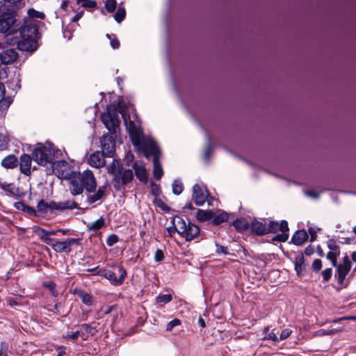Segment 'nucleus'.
<instances>
[{
    "label": "nucleus",
    "instance_id": "6e6552de",
    "mask_svg": "<svg viewBox=\"0 0 356 356\" xmlns=\"http://www.w3.org/2000/svg\"><path fill=\"white\" fill-rule=\"evenodd\" d=\"M81 241L82 239L80 238H68L63 241L56 240L49 246L56 252L69 254L72 251L73 246H79L81 245Z\"/></svg>",
    "mask_w": 356,
    "mask_h": 356
},
{
    "label": "nucleus",
    "instance_id": "72a5a7b5",
    "mask_svg": "<svg viewBox=\"0 0 356 356\" xmlns=\"http://www.w3.org/2000/svg\"><path fill=\"white\" fill-rule=\"evenodd\" d=\"M84 187L80 181L79 179H74L71 181L70 191L74 195L81 194L83 191Z\"/></svg>",
    "mask_w": 356,
    "mask_h": 356
},
{
    "label": "nucleus",
    "instance_id": "4468645a",
    "mask_svg": "<svg viewBox=\"0 0 356 356\" xmlns=\"http://www.w3.org/2000/svg\"><path fill=\"white\" fill-rule=\"evenodd\" d=\"M17 51L13 48L1 46L0 51V60L4 65H9L14 63L18 58Z\"/></svg>",
    "mask_w": 356,
    "mask_h": 356
},
{
    "label": "nucleus",
    "instance_id": "b1692460",
    "mask_svg": "<svg viewBox=\"0 0 356 356\" xmlns=\"http://www.w3.org/2000/svg\"><path fill=\"white\" fill-rule=\"evenodd\" d=\"M308 234L305 229L297 230L291 238V243L296 245H302L308 239Z\"/></svg>",
    "mask_w": 356,
    "mask_h": 356
},
{
    "label": "nucleus",
    "instance_id": "6ab92c4d",
    "mask_svg": "<svg viewBox=\"0 0 356 356\" xmlns=\"http://www.w3.org/2000/svg\"><path fill=\"white\" fill-rule=\"evenodd\" d=\"M268 234H276L278 232H289L288 222L282 220L280 222L275 220H270L268 225Z\"/></svg>",
    "mask_w": 356,
    "mask_h": 356
},
{
    "label": "nucleus",
    "instance_id": "ddd939ff",
    "mask_svg": "<svg viewBox=\"0 0 356 356\" xmlns=\"http://www.w3.org/2000/svg\"><path fill=\"white\" fill-rule=\"evenodd\" d=\"M33 229L34 232L40 238L41 241L49 245H51L56 241V238H51V236L57 234V233H58V229L46 230L38 226H35Z\"/></svg>",
    "mask_w": 356,
    "mask_h": 356
},
{
    "label": "nucleus",
    "instance_id": "4c0bfd02",
    "mask_svg": "<svg viewBox=\"0 0 356 356\" xmlns=\"http://www.w3.org/2000/svg\"><path fill=\"white\" fill-rule=\"evenodd\" d=\"M126 16V10L124 7H119L114 15V19L118 23L122 22Z\"/></svg>",
    "mask_w": 356,
    "mask_h": 356
},
{
    "label": "nucleus",
    "instance_id": "69168bd1",
    "mask_svg": "<svg viewBox=\"0 0 356 356\" xmlns=\"http://www.w3.org/2000/svg\"><path fill=\"white\" fill-rule=\"evenodd\" d=\"M266 339L272 340L274 342H278L279 339L277 337V334L275 332V330H273L267 337H265Z\"/></svg>",
    "mask_w": 356,
    "mask_h": 356
},
{
    "label": "nucleus",
    "instance_id": "4be33fe9",
    "mask_svg": "<svg viewBox=\"0 0 356 356\" xmlns=\"http://www.w3.org/2000/svg\"><path fill=\"white\" fill-rule=\"evenodd\" d=\"M14 207L29 217H35V207L26 204V202H15Z\"/></svg>",
    "mask_w": 356,
    "mask_h": 356
},
{
    "label": "nucleus",
    "instance_id": "0eeeda50",
    "mask_svg": "<svg viewBox=\"0 0 356 356\" xmlns=\"http://www.w3.org/2000/svg\"><path fill=\"white\" fill-rule=\"evenodd\" d=\"M15 23L16 20L13 13L1 15L0 16V33L11 35L20 31L22 26H19Z\"/></svg>",
    "mask_w": 356,
    "mask_h": 356
},
{
    "label": "nucleus",
    "instance_id": "e433bc0d",
    "mask_svg": "<svg viewBox=\"0 0 356 356\" xmlns=\"http://www.w3.org/2000/svg\"><path fill=\"white\" fill-rule=\"evenodd\" d=\"M105 226V220L103 217L87 225L88 231H98Z\"/></svg>",
    "mask_w": 356,
    "mask_h": 356
},
{
    "label": "nucleus",
    "instance_id": "dca6fc26",
    "mask_svg": "<svg viewBox=\"0 0 356 356\" xmlns=\"http://www.w3.org/2000/svg\"><path fill=\"white\" fill-rule=\"evenodd\" d=\"M1 188L6 192L7 195L14 198L24 197L26 192L22 188L16 186L13 184L3 183L1 184Z\"/></svg>",
    "mask_w": 356,
    "mask_h": 356
},
{
    "label": "nucleus",
    "instance_id": "20e7f679",
    "mask_svg": "<svg viewBox=\"0 0 356 356\" xmlns=\"http://www.w3.org/2000/svg\"><path fill=\"white\" fill-rule=\"evenodd\" d=\"M108 172L113 176L114 186L120 188V185H124L130 182L134 174L131 170H123L121 163L115 159L113 160L112 163L108 167Z\"/></svg>",
    "mask_w": 356,
    "mask_h": 356
},
{
    "label": "nucleus",
    "instance_id": "c03bdc74",
    "mask_svg": "<svg viewBox=\"0 0 356 356\" xmlns=\"http://www.w3.org/2000/svg\"><path fill=\"white\" fill-rule=\"evenodd\" d=\"M154 203L156 207L159 208L165 213H170L171 211H174L170 207L167 205L165 202H154Z\"/></svg>",
    "mask_w": 356,
    "mask_h": 356
},
{
    "label": "nucleus",
    "instance_id": "680f3d73",
    "mask_svg": "<svg viewBox=\"0 0 356 356\" xmlns=\"http://www.w3.org/2000/svg\"><path fill=\"white\" fill-rule=\"evenodd\" d=\"M216 252L217 254H228L227 247L220 245L219 244H216Z\"/></svg>",
    "mask_w": 356,
    "mask_h": 356
},
{
    "label": "nucleus",
    "instance_id": "aec40b11",
    "mask_svg": "<svg viewBox=\"0 0 356 356\" xmlns=\"http://www.w3.org/2000/svg\"><path fill=\"white\" fill-rule=\"evenodd\" d=\"M193 200H213L208 191L204 189L197 184H195L193 187Z\"/></svg>",
    "mask_w": 356,
    "mask_h": 356
},
{
    "label": "nucleus",
    "instance_id": "9d476101",
    "mask_svg": "<svg viewBox=\"0 0 356 356\" xmlns=\"http://www.w3.org/2000/svg\"><path fill=\"white\" fill-rule=\"evenodd\" d=\"M124 118V122L126 125V128L129 132V137L131 140L134 145H138L140 144V139L144 136L141 128L139 124H136L133 120H127L125 116Z\"/></svg>",
    "mask_w": 356,
    "mask_h": 356
},
{
    "label": "nucleus",
    "instance_id": "c85d7f7f",
    "mask_svg": "<svg viewBox=\"0 0 356 356\" xmlns=\"http://www.w3.org/2000/svg\"><path fill=\"white\" fill-rule=\"evenodd\" d=\"M171 224L179 230L178 234H184L187 222L180 216H175L171 220Z\"/></svg>",
    "mask_w": 356,
    "mask_h": 356
},
{
    "label": "nucleus",
    "instance_id": "49530a36",
    "mask_svg": "<svg viewBox=\"0 0 356 356\" xmlns=\"http://www.w3.org/2000/svg\"><path fill=\"white\" fill-rule=\"evenodd\" d=\"M327 248L330 250V252H339V246L337 244L336 241L333 239H330L327 241Z\"/></svg>",
    "mask_w": 356,
    "mask_h": 356
},
{
    "label": "nucleus",
    "instance_id": "2f4dec72",
    "mask_svg": "<svg viewBox=\"0 0 356 356\" xmlns=\"http://www.w3.org/2000/svg\"><path fill=\"white\" fill-rule=\"evenodd\" d=\"M74 294H76L82 301V302L88 306H91L93 303L92 297L82 289H75Z\"/></svg>",
    "mask_w": 356,
    "mask_h": 356
},
{
    "label": "nucleus",
    "instance_id": "58836bf2",
    "mask_svg": "<svg viewBox=\"0 0 356 356\" xmlns=\"http://www.w3.org/2000/svg\"><path fill=\"white\" fill-rule=\"evenodd\" d=\"M172 192L175 195H179L183 191V184L179 180H175L173 181L172 184Z\"/></svg>",
    "mask_w": 356,
    "mask_h": 356
},
{
    "label": "nucleus",
    "instance_id": "a878e982",
    "mask_svg": "<svg viewBox=\"0 0 356 356\" xmlns=\"http://www.w3.org/2000/svg\"><path fill=\"white\" fill-rule=\"evenodd\" d=\"M93 195H92L89 199V200H99L102 198H106L107 195L110 193V188L106 186H101L98 188V189L93 192Z\"/></svg>",
    "mask_w": 356,
    "mask_h": 356
},
{
    "label": "nucleus",
    "instance_id": "bf43d9fd",
    "mask_svg": "<svg viewBox=\"0 0 356 356\" xmlns=\"http://www.w3.org/2000/svg\"><path fill=\"white\" fill-rule=\"evenodd\" d=\"M79 336H80V331L77 330V331L72 333L71 334L65 335L63 337L65 339H72L73 341H76L79 338Z\"/></svg>",
    "mask_w": 356,
    "mask_h": 356
},
{
    "label": "nucleus",
    "instance_id": "bb28decb",
    "mask_svg": "<svg viewBox=\"0 0 356 356\" xmlns=\"http://www.w3.org/2000/svg\"><path fill=\"white\" fill-rule=\"evenodd\" d=\"M229 226H233L238 232H243L250 228V224H249L245 218H240L232 221L229 224Z\"/></svg>",
    "mask_w": 356,
    "mask_h": 356
},
{
    "label": "nucleus",
    "instance_id": "09e8293b",
    "mask_svg": "<svg viewBox=\"0 0 356 356\" xmlns=\"http://www.w3.org/2000/svg\"><path fill=\"white\" fill-rule=\"evenodd\" d=\"M332 275V270L331 268H326L324 270H323L321 273V275L323 277V282H328L330 280Z\"/></svg>",
    "mask_w": 356,
    "mask_h": 356
},
{
    "label": "nucleus",
    "instance_id": "1a4fd4ad",
    "mask_svg": "<svg viewBox=\"0 0 356 356\" xmlns=\"http://www.w3.org/2000/svg\"><path fill=\"white\" fill-rule=\"evenodd\" d=\"M101 119L108 132L111 134H114L116 129L119 126L120 120L118 113L116 110H108L107 113H104L101 115Z\"/></svg>",
    "mask_w": 356,
    "mask_h": 356
},
{
    "label": "nucleus",
    "instance_id": "f8f14e48",
    "mask_svg": "<svg viewBox=\"0 0 356 356\" xmlns=\"http://www.w3.org/2000/svg\"><path fill=\"white\" fill-rule=\"evenodd\" d=\"M78 178L88 193L95 192L97 184L92 171L89 170H85L82 174H80Z\"/></svg>",
    "mask_w": 356,
    "mask_h": 356
},
{
    "label": "nucleus",
    "instance_id": "13d9d810",
    "mask_svg": "<svg viewBox=\"0 0 356 356\" xmlns=\"http://www.w3.org/2000/svg\"><path fill=\"white\" fill-rule=\"evenodd\" d=\"M154 258L155 261H156V262L163 261L164 259V254H163V251L159 249L156 250V251L155 252Z\"/></svg>",
    "mask_w": 356,
    "mask_h": 356
},
{
    "label": "nucleus",
    "instance_id": "6e6d98bb",
    "mask_svg": "<svg viewBox=\"0 0 356 356\" xmlns=\"http://www.w3.org/2000/svg\"><path fill=\"white\" fill-rule=\"evenodd\" d=\"M211 145L210 141L208 143L207 145L205 147L204 151V158L206 161H209L210 159L211 152Z\"/></svg>",
    "mask_w": 356,
    "mask_h": 356
},
{
    "label": "nucleus",
    "instance_id": "ea45409f",
    "mask_svg": "<svg viewBox=\"0 0 356 356\" xmlns=\"http://www.w3.org/2000/svg\"><path fill=\"white\" fill-rule=\"evenodd\" d=\"M172 300L171 294H161L156 297V301L158 303L167 304Z\"/></svg>",
    "mask_w": 356,
    "mask_h": 356
},
{
    "label": "nucleus",
    "instance_id": "f257e3e1",
    "mask_svg": "<svg viewBox=\"0 0 356 356\" xmlns=\"http://www.w3.org/2000/svg\"><path fill=\"white\" fill-rule=\"evenodd\" d=\"M33 159L39 165L47 166V173H51L54 169V150L51 143L40 145L32 153Z\"/></svg>",
    "mask_w": 356,
    "mask_h": 356
},
{
    "label": "nucleus",
    "instance_id": "8fccbe9b",
    "mask_svg": "<svg viewBox=\"0 0 356 356\" xmlns=\"http://www.w3.org/2000/svg\"><path fill=\"white\" fill-rule=\"evenodd\" d=\"M9 140L8 137L2 134H0V150H4L7 149Z\"/></svg>",
    "mask_w": 356,
    "mask_h": 356
},
{
    "label": "nucleus",
    "instance_id": "5fc2aeb1",
    "mask_svg": "<svg viewBox=\"0 0 356 356\" xmlns=\"http://www.w3.org/2000/svg\"><path fill=\"white\" fill-rule=\"evenodd\" d=\"M180 324L181 321L178 318H175L167 324L166 330L171 331L175 327L179 325Z\"/></svg>",
    "mask_w": 356,
    "mask_h": 356
},
{
    "label": "nucleus",
    "instance_id": "4d7b16f0",
    "mask_svg": "<svg viewBox=\"0 0 356 356\" xmlns=\"http://www.w3.org/2000/svg\"><path fill=\"white\" fill-rule=\"evenodd\" d=\"M306 195L312 199H317L319 197V193L314 189H309L305 191Z\"/></svg>",
    "mask_w": 356,
    "mask_h": 356
},
{
    "label": "nucleus",
    "instance_id": "7ed1b4c3",
    "mask_svg": "<svg viewBox=\"0 0 356 356\" xmlns=\"http://www.w3.org/2000/svg\"><path fill=\"white\" fill-rule=\"evenodd\" d=\"M37 29L35 26L29 24L20 29L19 35L22 40L17 42V48L21 51L33 52L38 48L37 41L33 39Z\"/></svg>",
    "mask_w": 356,
    "mask_h": 356
},
{
    "label": "nucleus",
    "instance_id": "f03ea898",
    "mask_svg": "<svg viewBox=\"0 0 356 356\" xmlns=\"http://www.w3.org/2000/svg\"><path fill=\"white\" fill-rule=\"evenodd\" d=\"M77 208L76 202H38L35 218H46L55 213V211Z\"/></svg>",
    "mask_w": 356,
    "mask_h": 356
},
{
    "label": "nucleus",
    "instance_id": "f704fd0d",
    "mask_svg": "<svg viewBox=\"0 0 356 356\" xmlns=\"http://www.w3.org/2000/svg\"><path fill=\"white\" fill-rule=\"evenodd\" d=\"M17 164L18 160L14 155H8L1 161V165L6 168H14L17 166Z\"/></svg>",
    "mask_w": 356,
    "mask_h": 356
},
{
    "label": "nucleus",
    "instance_id": "423d86ee",
    "mask_svg": "<svg viewBox=\"0 0 356 356\" xmlns=\"http://www.w3.org/2000/svg\"><path fill=\"white\" fill-rule=\"evenodd\" d=\"M138 151L143 152L146 158L152 156L154 158H158L160 156V152L156 143L151 138L143 136L140 139L138 145H134Z\"/></svg>",
    "mask_w": 356,
    "mask_h": 356
},
{
    "label": "nucleus",
    "instance_id": "9b49d317",
    "mask_svg": "<svg viewBox=\"0 0 356 356\" xmlns=\"http://www.w3.org/2000/svg\"><path fill=\"white\" fill-rule=\"evenodd\" d=\"M7 72L4 68H0V81L7 78ZM6 88L3 83L0 81V110L6 111L8 108L13 102V98L10 96L5 97Z\"/></svg>",
    "mask_w": 356,
    "mask_h": 356
},
{
    "label": "nucleus",
    "instance_id": "603ef678",
    "mask_svg": "<svg viewBox=\"0 0 356 356\" xmlns=\"http://www.w3.org/2000/svg\"><path fill=\"white\" fill-rule=\"evenodd\" d=\"M79 3H81L83 7L86 8H95L97 6V2L92 0H77Z\"/></svg>",
    "mask_w": 356,
    "mask_h": 356
},
{
    "label": "nucleus",
    "instance_id": "338daca9",
    "mask_svg": "<svg viewBox=\"0 0 356 356\" xmlns=\"http://www.w3.org/2000/svg\"><path fill=\"white\" fill-rule=\"evenodd\" d=\"M0 348V356H8V346L4 342H1Z\"/></svg>",
    "mask_w": 356,
    "mask_h": 356
},
{
    "label": "nucleus",
    "instance_id": "c756f323",
    "mask_svg": "<svg viewBox=\"0 0 356 356\" xmlns=\"http://www.w3.org/2000/svg\"><path fill=\"white\" fill-rule=\"evenodd\" d=\"M295 270L298 277L302 275V272L305 270L306 264L305 263V258L302 254L297 256L294 261Z\"/></svg>",
    "mask_w": 356,
    "mask_h": 356
},
{
    "label": "nucleus",
    "instance_id": "393cba45",
    "mask_svg": "<svg viewBox=\"0 0 356 356\" xmlns=\"http://www.w3.org/2000/svg\"><path fill=\"white\" fill-rule=\"evenodd\" d=\"M31 157L24 154L20 158V170L22 173L29 175L31 173Z\"/></svg>",
    "mask_w": 356,
    "mask_h": 356
},
{
    "label": "nucleus",
    "instance_id": "79ce46f5",
    "mask_svg": "<svg viewBox=\"0 0 356 356\" xmlns=\"http://www.w3.org/2000/svg\"><path fill=\"white\" fill-rule=\"evenodd\" d=\"M288 232H284L278 234L272 238L273 241L286 242L289 239Z\"/></svg>",
    "mask_w": 356,
    "mask_h": 356
},
{
    "label": "nucleus",
    "instance_id": "7c9ffc66",
    "mask_svg": "<svg viewBox=\"0 0 356 356\" xmlns=\"http://www.w3.org/2000/svg\"><path fill=\"white\" fill-rule=\"evenodd\" d=\"M213 218V210H202L198 209L196 213V218L200 222H206L211 220Z\"/></svg>",
    "mask_w": 356,
    "mask_h": 356
},
{
    "label": "nucleus",
    "instance_id": "473e14b6",
    "mask_svg": "<svg viewBox=\"0 0 356 356\" xmlns=\"http://www.w3.org/2000/svg\"><path fill=\"white\" fill-rule=\"evenodd\" d=\"M134 169L135 170V174L136 177L143 182H147V170L145 167L140 165L138 163H134Z\"/></svg>",
    "mask_w": 356,
    "mask_h": 356
},
{
    "label": "nucleus",
    "instance_id": "412c9836",
    "mask_svg": "<svg viewBox=\"0 0 356 356\" xmlns=\"http://www.w3.org/2000/svg\"><path fill=\"white\" fill-rule=\"evenodd\" d=\"M268 225L266 223L254 220L250 223V228L252 234L257 236H264L268 234Z\"/></svg>",
    "mask_w": 356,
    "mask_h": 356
},
{
    "label": "nucleus",
    "instance_id": "2eb2a0df",
    "mask_svg": "<svg viewBox=\"0 0 356 356\" xmlns=\"http://www.w3.org/2000/svg\"><path fill=\"white\" fill-rule=\"evenodd\" d=\"M102 152L107 157H113L115 152V143L112 136L104 135L100 140Z\"/></svg>",
    "mask_w": 356,
    "mask_h": 356
},
{
    "label": "nucleus",
    "instance_id": "f3484780",
    "mask_svg": "<svg viewBox=\"0 0 356 356\" xmlns=\"http://www.w3.org/2000/svg\"><path fill=\"white\" fill-rule=\"evenodd\" d=\"M200 234V227L195 224L188 221L187 225H186L185 232H184V234H180V236L184 237L186 241H191L196 238Z\"/></svg>",
    "mask_w": 356,
    "mask_h": 356
},
{
    "label": "nucleus",
    "instance_id": "e2e57ef3",
    "mask_svg": "<svg viewBox=\"0 0 356 356\" xmlns=\"http://www.w3.org/2000/svg\"><path fill=\"white\" fill-rule=\"evenodd\" d=\"M291 334V330L289 329H284L282 331L279 340H284L287 339Z\"/></svg>",
    "mask_w": 356,
    "mask_h": 356
},
{
    "label": "nucleus",
    "instance_id": "774afa93",
    "mask_svg": "<svg viewBox=\"0 0 356 356\" xmlns=\"http://www.w3.org/2000/svg\"><path fill=\"white\" fill-rule=\"evenodd\" d=\"M29 15L30 16L33 17H39V18H41V19H42L44 17V14L43 13H38L37 11H35L33 9H30L29 10Z\"/></svg>",
    "mask_w": 356,
    "mask_h": 356
},
{
    "label": "nucleus",
    "instance_id": "a19ab883",
    "mask_svg": "<svg viewBox=\"0 0 356 356\" xmlns=\"http://www.w3.org/2000/svg\"><path fill=\"white\" fill-rule=\"evenodd\" d=\"M342 329H329V330H320L318 331L317 334L318 336H325V335H334L337 334L339 332L341 331Z\"/></svg>",
    "mask_w": 356,
    "mask_h": 356
},
{
    "label": "nucleus",
    "instance_id": "cd10ccee",
    "mask_svg": "<svg viewBox=\"0 0 356 356\" xmlns=\"http://www.w3.org/2000/svg\"><path fill=\"white\" fill-rule=\"evenodd\" d=\"M337 270L335 277L337 279L338 283L341 285L343 284L346 276L348 274L350 270V268L337 264Z\"/></svg>",
    "mask_w": 356,
    "mask_h": 356
},
{
    "label": "nucleus",
    "instance_id": "864d4df0",
    "mask_svg": "<svg viewBox=\"0 0 356 356\" xmlns=\"http://www.w3.org/2000/svg\"><path fill=\"white\" fill-rule=\"evenodd\" d=\"M44 286L49 289V291H51V294L54 296V297H57L58 296V291H56V284L54 283L53 282H49L48 283H46L44 284Z\"/></svg>",
    "mask_w": 356,
    "mask_h": 356
},
{
    "label": "nucleus",
    "instance_id": "c9c22d12",
    "mask_svg": "<svg viewBox=\"0 0 356 356\" xmlns=\"http://www.w3.org/2000/svg\"><path fill=\"white\" fill-rule=\"evenodd\" d=\"M153 165H154V177L156 180L161 179L163 176V171L161 167V164L159 161V157L154 158L153 159Z\"/></svg>",
    "mask_w": 356,
    "mask_h": 356
},
{
    "label": "nucleus",
    "instance_id": "de8ad7c7",
    "mask_svg": "<svg viewBox=\"0 0 356 356\" xmlns=\"http://www.w3.org/2000/svg\"><path fill=\"white\" fill-rule=\"evenodd\" d=\"M119 241V237L115 234H110L106 238V244L108 246H113Z\"/></svg>",
    "mask_w": 356,
    "mask_h": 356
},
{
    "label": "nucleus",
    "instance_id": "39448f33",
    "mask_svg": "<svg viewBox=\"0 0 356 356\" xmlns=\"http://www.w3.org/2000/svg\"><path fill=\"white\" fill-rule=\"evenodd\" d=\"M95 275L105 277L113 286H120L123 284L127 277V271L122 266L117 265L112 269L102 268Z\"/></svg>",
    "mask_w": 356,
    "mask_h": 356
},
{
    "label": "nucleus",
    "instance_id": "5701e85b",
    "mask_svg": "<svg viewBox=\"0 0 356 356\" xmlns=\"http://www.w3.org/2000/svg\"><path fill=\"white\" fill-rule=\"evenodd\" d=\"M230 214L223 211H213V218H212L211 224L214 226H218L222 222H228Z\"/></svg>",
    "mask_w": 356,
    "mask_h": 356
},
{
    "label": "nucleus",
    "instance_id": "a211bd4d",
    "mask_svg": "<svg viewBox=\"0 0 356 356\" xmlns=\"http://www.w3.org/2000/svg\"><path fill=\"white\" fill-rule=\"evenodd\" d=\"M106 156V154L102 151H96L90 155L88 159V163L93 168H102L105 165Z\"/></svg>",
    "mask_w": 356,
    "mask_h": 356
},
{
    "label": "nucleus",
    "instance_id": "a18cd8bd",
    "mask_svg": "<svg viewBox=\"0 0 356 356\" xmlns=\"http://www.w3.org/2000/svg\"><path fill=\"white\" fill-rule=\"evenodd\" d=\"M339 252H329L327 254V259L330 260L333 266H337V257L339 256Z\"/></svg>",
    "mask_w": 356,
    "mask_h": 356
},
{
    "label": "nucleus",
    "instance_id": "3c124183",
    "mask_svg": "<svg viewBox=\"0 0 356 356\" xmlns=\"http://www.w3.org/2000/svg\"><path fill=\"white\" fill-rule=\"evenodd\" d=\"M322 268V261L319 259H316L312 264V270L315 273H318Z\"/></svg>",
    "mask_w": 356,
    "mask_h": 356
},
{
    "label": "nucleus",
    "instance_id": "37998d69",
    "mask_svg": "<svg viewBox=\"0 0 356 356\" xmlns=\"http://www.w3.org/2000/svg\"><path fill=\"white\" fill-rule=\"evenodd\" d=\"M116 0H106L105 1V8L108 13H113L116 8Z\"/></svg>",
    "mask_w": 356,
    "mask_h": 356
},
{
    "label": "nucleus",
    "instance_id": "052dcab7",
    "mask_svg": "<svg viewBox=\"0 0 356 356\" xmlns=\"http://www.w3.org/2000/svg\"><path fill=\"white\" fill-rule=\"evenodd\" d=\"M151 187H152V193L155 196L154 200H156V198L158 197L159 194L160 193V188L158 185H156L154 183H152Z\"/></svg>",
    "mask_w": 356,
    "mask_h": 356
},
{
    "label": "nucleus",
    "instance_id": "0e129e2a",
    "mask_svg": "<svg viewBox=\"0 0 356 356\" xmlns=\"http://www.w3.org/2000/svg\"><path fill=\"white\" fill-rule=\"evenodd\" d=\"M106 37L111 40V45L113 49L119 48L120 41L117 38L111 39V37L109 34H107Z\"/></svg>",
    "mask_w": 356,
    "mask_h": 356
}]
</instances>
